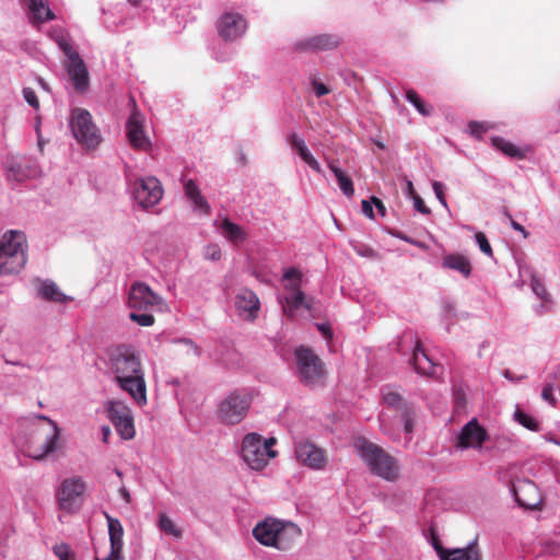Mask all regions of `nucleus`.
I'll list each match as a JSON object with an SVG mask.
<instances>
[{"label":"nucleus","mask_w":560,"mask_h":560,"mask_svg":"<svg viewBox=\"0 0 560 560\" xmlns=\"http://www.w3.org/2000/svg\"><path fill=\"white\" fill-rule=\"evenodd\" d=\"M433 190H434V194L436 196V198L440 200V202L443 205V206H446V200H445V196H444V186L442 183L440 182H434L433 183Z\"/></svg>","instance_id":"obj_52"},{"label":"nucleus","mask_w":560,"mask_h":560,"mask_svg":"<svg viewBox=\"0 0 560 560\" xmlns=\"http://www.w3.org/2000/svg\"><path fill=\"white\" fill-rule=\"evenodd\" d=\"M184 190H185V195L187 196V198H189L190 196L200 191L198 186L196 185V183L192 179H188L185 182Z\"/></svg>","instance_id":"obj_53"},{"label":"nucleus","mask_w":560,"mask_h":560,"mask_svg":"<svg viewBox=\"0 0 560 560\" xmlns=\"http://www.w3.org/2000/svg\"><path fill=\"white\" fill-rule=\"evenodd\" d=\"M52 550L59 560H75L74 553L67 544L55 545Z\"/></svg>","instance_id":"obj_44"},{"label":"nucleus","mask_w":560,"mask_h":560,"mask_svg":"<svg viewBox=\"0 0 560 560\" xmlns=\"http://www.w3.org/2000/svg\"><path fill=\"white\" fill-rule=\"evenodd\" d=\"M5 177L9 180L23 182L38 174L36 163L26 156L10 155L4 161Z\"/></svg>","instance_id":"obj_18"},{"label":"nucleus","mask_w":560,"mask_h":560,"mask_svg":"<svg viewBox=\"0 0 560 560\" xmlns=\"http://www.w3.org/2000/svg\"><path fill=\"white\" fill-rule=\"evenodd\" d=\"M353 446L373 475L387 481H394L398 478L399 466L397 460L381 446L370 442L365 438L355 439Z\"/></svg>","instance_id":"obj_4"},{"label":"nucleus","mask_w":560,"mask_h":560,"mask_svg":"<svg viewBox=\"0 0 560 560\" xmlns=\"http://www.w3.org/2000/svg\"><path fill=\"white\" fill-rule=\"evenodd\" d=\"M34 284L37 291V295L42 300L61 304L72 301V298L61 292L56 282L50 279H36Z\"/></svg>","instance_id":"obj_25"},{"label":"nucleus","mask_w":560,"mask_h":560,"mask_svg":"<svg viewBox=\"0 0 560 560\" xmlns=\"http://www.w3.org/2000/svg\"><path fill=\"white\" fill-rule=\"evenodd\" d=\"M108 369L119 388L139 405L147 404V385L139 355L131 346L118 345L108 349Z\"/></svg>","instance_id":"obj_1"},{"label":"nucleus","mask_w":560,"mask_h":560,"mask_svg":"<svg viewBox=\"0 0 560 560\" xmlns=\"http://www.w3.org/2000/svg\"><path fill=\"white\" fill-rule=\"evenodd\" d=\"M406 98L417 108V110L423 115L429 116L431 114V109H429L423 101L420 98L418 93L410 89L406 91Z\"/></svg>","instance_id":"obj_39"},{"label":"nucleus","mask_w":560,"mask_h":560,"mask_svg":"<svg viewBox=\"0 0 560 560\" xmlns=\"http://www.w3.org/2000/svg\"><path fill=\"white\" fill-rule=\"evenodd\" d=\"M518 264V276H520V281L522 284H529L533 280H535L538 275L535 272V270L525 265V264H521V262H517Z\"/></svg>","instance_id":"obj_40"},{"label":"nucleus","mask_w":560,"mask_h":560,"mask_svg":"<svg viewBox=\"0 0 560 560\" xmlns=\"http://www.w3.org/2000/svg\"><path fill=\"white\" fill-rule=\"evenodd\" d=\"M70 126L74 138L85 149L94 150L102 142V136L88 110L75 108L71 115Z\"/></svg>","instance_id":"obj_9"},{"label":"nucleus","mask_w":560,"mask_h":560,"mask_svg":"<svg viewBox=\"0 0 560 560\" xmlns=\"http://www.w3.org/2000/svg\"><path fill=\"white\" fill-rule=\"evenodd\" d=\"M475 238L478 245H490L485 233L477 232Z\"/></svg>","instance_id":"obj_61"},{"label":"nucleus","mask_w":560,"mask_h":560,"mask_svg":"<svg viewBox=\"0 0 560 560\" xmlns=\"http://www.w3.org/2000/svg\"><path fill=\"white\" fill-rule=\"evenodd\" d=\"M159 527L167 535H172L177 538L182 536V532L176 527L175 523L163 513L159 515Z\"/></svg>","instance_id":"obj_38"},{"label":"nucleus","mask_w":560,"mask_h":560,"mask_svg":"<svg viewBox=\"0 0 560 560\" xmlns=\"http://www.w3.org/2000/svg\"><path fill=\"white\" fill-rule=\"evenodd\" d=\"M108 418L115 427L117 433L124 440L135 438L136 429L130 408L122 401H110L107 407Z\"/></svg>","instance_id":"obj_13"},{"label":"nucleus","mask_w":560,"mask_h":560,"mask_svg":"<svg viewBox=\"0 0 560 560\" xmlns=\"http://www.w3.org/2000/svg\"><path fill=\"white\" fill-rule=\"evenodd\" d=\"M341 43V38L336 34H318L302 40L294 45V50L306 51H326L336 49Z\"/></svg>","instance_id":"obj_22"},{"label":"nucleus","mask_w":560,"mask_h":560,"mask_svg":"<svg viewBox=\"0 0 560 560\" xmlns=\"http://www.w3.org/2000/svg\"><path fill=\"white\" fill-rule=\"evenodd\" d=\"M119 493H120L121 498L124 499V501H125L126 503H130V501H131V495H130L129 491L126 489V487H124V486H122V487L119 489Z\"/></svg>","instance_id":"obj_63"},{"label":"nucleus","mask_w":560,"mask_h":560,"mask_svg":"<svg viewBox=\"0 0 560 560\" xmlns=\"http://www.w3.org/2000/svg\"><path fill=\"white\" fill-rule=\"evenodd\" d=\"M362 212L370 219L374 218L372 203L368 200L362 201Z\"/></svg>","instance_id":"obj_57"},{"label":"nucleus","mask_w":560,"mask_h":560,"mask_svg":"<svg viewBox=\"0 0 560 560\" xmlns=\"http://www.w3.org/2000/svg\"><path fill=\"white\" fill-rule=\"evenodd\" d=\"M446 560H481L477 540H472L465 548L452 549Z\"/></svg>","instance_id":"obj_32"},{"label":"nucleus","mask_w":560,"mask_h":560,"mask_svg":"<svg viewBox=\"0 0 560 560\" xmlns=\"http://www.w3.org/2000/svg\"><path fill=\"white\" fill-rule=\"evenodd\" d=\"M298 376L311 387L325 384L326 371L323 361L307 347H299L295 352Z\"/></svg>","instance_id":"obj_8"},{"label":"nucleus","mask_w":560,"mask_h":560,"mask_svg":"<svg viewBox=\"0 0 560 560\" xmlns=\"http://www.w3.org/2000/svg\"><path fill=\"white\" fill-rule=\"evenodd\" d=\"M110 435V429L107 425L102 427V440L106 443Z\"/></svg>","instance_id":"obj_64"},{"label":"nucleus","mask_w":560,"mask_h":560,"mask_svg":"<svg viewBox=\"0 0 560 560\" xmlns=\"http://www.w3.org/2000/svg\"><path fill=\"white\" fill-rule=\"evenodd\" d=\"M514 419L521 425H523L524 428H526V429H528L530 431L538 432L539 429H540L539 422L534 417H532L530 415L524 412L521 409H516L515 410Z\"/></svg>","instance_id":"obj_35"},{"label":"nucleus","mask_w":560,"mask_h":560,"mask_svg":"<svg viewBox=\"0 0 560 560\" xmlns=\"http://www.w3.org/2000/svg\"><path fill=\"white\" fill-rule=\"evenodd\" d=\"M252 404L250 395L245 390H233L219 405L218 417L225 424H237L247 415Z\"/></svg>","instance_id":"obj_10"},{"label":"nucleus","mask_w":560,"mask_h":560,"mask_svg":"<svg viewBox=\"0 0 560 560\" xmlns=\"http://www.w3.org/2000/svg\"><path fill=\"white\" fill-rule=\"evenodd\" d=\"M121 552H122V549L116 550V549L110 548V552L107 557H105L103 559L97 558L96 560H122Z\"/></svg>","instance_id":"obj_56"},{"label":"nucleus","mask_w":560,"mask_h":560,"mask_svg":"<svg viewBox=\"0 0 560 560\" xmlns=\"http://www.w3.org/2000/svg\"><path fill=\"white\" fill-rule=\"evenodd\" d=\"M312 86L317 97L324 96L330 92L324 83L318 82L315 79L312 81Z\"/></svg>","instance_id":"obj_49"},{"label":"nucleus","mask_w":560,"mask_h":560,"mask_svg":"<svg viewBox=\"0 0 560 560\" xmlns=\"http://www.w3.org/2000/svg\"><path fill=\"white\" fill-rule=\"evenodd\" d=\"M329 170L334 173L340 190L347 197H352L354 194V186L352 179L338 166L335 160L328 162Z\"/></svg>","instance_id":"obj_31"},{"label":"nucleus","mask_w":560,"mask_h":560,"mask_svg":"<svg viewBox=\"0 0 560 560\" xmlns=\"http://www.w3.org/2000/svg\"><path fill=\"white\" fill-rule=\"evenodd\" d=\"M502 374L506 380L512 381V382H520L525 378L524 375L515 376L514 373L510 370H504Z\"/></svg>","instance_id":"obj_60"},{"label":"nucleus","mask_w":560,"mask_h":560,"mask_svg":"<svg viewBox=\"0 0 560 560\" xmlns=\"http://www.w3.org/2000/svg\"><path fill=\"white\" fill-rule=\"evenodd\" d=\"M27 238L24 232L18 230H11L3 234L0 240V245H24L26 244Z\"/></svg>","instance_id":"obj_37"},{"label":"nucleus","mask_w":560,"mask_h":560,"mask_svg":"<svg viewBox=\"0 0 560 560\" xmlns=\"http://www.w3.org/2000/svg\"><path fill=\"white\" fill-rule=\"evenodd\" d=\"M133 196L141 207H153L162 199L163 188L156 177L149 176L135 183Z\"/></svg>","instance_id":"obj_16"},{"label":"nucleus","mask_w":560,"mask_h":560,"mask_svg":"<svg viewBox=\"0 0 560 560\" xmlns=\"http://www.w3.org/2000/svg\"><path fill=\"white\" fill-rule=\"evenodd\" d=\"M56 43L66 55L65 69L78 93H84L89 89L90 77L88 68L74 49L67 36L60 35L56 37Z\"/></svg>","instance_id":"obj_7"},{"label":"nucleus","mask_w":560,"mask_h":560,"mask_svg":"<svg viewBox=\"0 0 560 560\" xmlns=\"http://www.w3.org/2000/svg\"><path fill=\"white\" fill-rule=\"evenodd\" d=\"M442 266L447 269L457 271L463 277L468 278L471 273V265L469 259L460 254H447L443 257Z\"/></svg>","instance_id":"obj_29"},{"label":"nucleus","mask_w":560,"mask_h":560,"mask_svg":"<svg viewBox=\"0 0 560 560\" xmlns=\"http://www.w3.org/2000/svg\"><path fill=\"white\" fill-rule=\"evenodd\" d=\"M162 302L163 299L144 282H133L129 289L128 306L135 311H149Z\"/></svg>","instance_id":"obj_15"},{"label":"nucleus","mask_w":560,"mask_h":560,"mask_svg":"<svg viewBox=\"0 0 560 560\" xmlns=\"http://www.w3.org/2000/svg\"><path fill=\"white\" fill-rule=\"evenodd\" d=\"M546 381H553L556 388L559 390L560 386V365H557L551 373L547 375Z\"/></svg>","instance_id":"obj_55"},{"label":"nucleus","mask_w":560,"mask_h":560,"mask_svg":"<svg viewBox=\"0 0 560 560\" xmlns=\"http://www.w3.org/2000/svg\"><path fill=\"white\" fill-rule=\"evenodd\" d=\"M127 138L136 150L148 151L151 142L143 129V117L138 109H132L126 125Z\"/></svg>","instance_id":"obj_20"},{"label":"nucleus","mask_w":560,"mask_h":560,"mask_svg":"<svg viewBox=\"0 0 560 560\" xmlns=\"http://www.w3.org/2000/svg\"><path fill=\"white\" fill-rule=\"evenodd\" d=\"M300 535L301 529L295 524L276 518H266L253 528V536L259 544L282 551L291 549Z\"/></svg>","instance_id":"obj_3"},{"label":"nucleus","mask_w":560,"mask_h":560,"mask_svg":"<svg viewBox=\"0 0 560 560\" xmlns=\"http://www.w3.org/2000/svg\"><path fill=\"white\" fill-rule=\"evenodd\" d=\"M432 546H433L434 550L436 551L440 560L447 559V556H450L452 549L444 548L436 538H433Z\"/></svg>","instance_id":"obj_46"},{"label":"nucleus","mask_w":560,"mask_h":560,"mask_svg":"<svg viewBox=\"0 0 560 560\" xmlns=\"http://www.w3.org/2000/svg\"><path fill=\"white\" fill-rule=\"evenodd\" d=\"M221 231L222 234L233 243H240L246 240V233L244 232V230L240 225L231 222L228 219H224L222 221Z\"/></svg>","instance_id":"obj_33"},{"label":"nucleus","mask_w":560,"mask_h":560,"mask_svg":"<svg viewBox=\"0 0 560 560\" xmlns=\"http://www.w3.org/2000/svg\"><path fill=\"white\" fill-rule=\"evenodd\" d=\"M358 255L365 258H375L376 254L373 247H354Z\"/></svg>","instance_id":"obj_54"},{"label":"nucleus","mask_w":560,"mask_h":560,"mask_svg":"<svg viewBox=\"0 0 560 560\" xmlns=\"http://www.w3.org/2000/svg\"><path fill=\"white\" fill-rule=\"evenodd\" d=\"M85 489V482L81 477L65 479L57 492L60 509L66 512H73L78 510L82 503V497Z\"/></svg>","instance_id":"obj_12"},{"label":"nucleus","mask_w":560,"mask_h":560,"mask_svg":"<svg viewBox=\"0 0 560 560\" xmlns=\"http://www.w3.org/2000/svg\"><path fill=\"white\" fill-rule=\"evenodd\" d=\"M412 199H413V206L417 211H419L422 214H429L431 212L429 207L425 206L424 201L422 200V198L419 195H415V197H412Z\"/></svg>","instance_id":"obj_48"},{"label":"nucleus","mask_w":560,"mask_h":560,"mask_svg":"<svg viewBox=\"0 0 560 560\" xmlns=\"http://www.w3.org/2000/svg\"><path fill=\"white\" fill-rule=\"evenodd\" d=\"M129 318L140 326L149 327L154 324V316L145 311V313H138L136 311L129 314Z\"/></svg>","instance_id":"obj_41"},{"label":"nucleus","mask_w":560,"mask_h":560,"mask_svg":"<svg viewBox=\"0 0 560 560\" xmlns=\"http://www.w3.org/2000/svg\"><path fill=\"white\" fill-rule=\"evenodd\" d=\"M488 438L487 430L474 418L460 429L456 439V447L480 450Z\"/></svg>","instance_id":"obj_17"},{"label":"nucleus","mask_w":560,"mask_h":560,"mask_svg":"<svg viewBox=\"0 0 560 560\" xmlns=\"http://www.w3.org/2000/svg\"><path fill=\"white\" fill-rule=\"evenodd\" d=\"M555 389H557L556 383L553 381H546L541 390V398L553 407L557 405V399L553 396Z\"/></svg>","instance_id":"obj_42"},{"label":"nucleus","mask_w":560,"mask_h":560,"mask_svg":"<svg viewBox=\"0 0 560 560\" xmlns=\"http://www.w3.org/2000/svg\"><path fill=\"white\" fill-rule=\"evenodd\" d=\"M246 28V20L238 13H225L218 22L219 35L224 40H234L241 37Z\"/></svg>","instance_id":"obj_24"},{"label":"nucleus","mask_w":560,"mask_h":560,"mask_svg":"<svg viewBox=\"0 0 560 560\" xmlns=\"http://www.w3.org/2000/svg\"><path fill=\"white\" fill-rule=\"evenodd\" d=\"M513 497L520 506L535 510L541 503V498L536 485L530 480H520L511 489Z\"/></svg>","instance_id":"obj_21"},{"label":"nucleus","mask_w":560,"mask_h":560,"mask_svg":"<svg viewBox=\"0 0 560 560\" xmlns=\"http://www.w3.org/2000/svg\"><path fill=\"white\" fill-rule=\"evenodd\" d=\"M26 262L23 247H0V275H13L22 270Z\"/></svg>","instance_id":"obj_23"},{"label":"nucleus","mask_w":560,"mask_h":560,"mask_svg":"<svg viewBox=\"0 0 560 560\" xmlns=\"http://www.w3.org/2000/svg\"><path fill=\"white\" fill-rule=\"evenodd\" d=\"M317 327L326 339H330L332 337V331H331V328L329 325L319 324V325H317Z\"/></svg>","instance_id":"obj_59"},{"label":"nucleus","mask_w":560,"mask_h":560,"mask_svg":"<svg viewBox=\"0 0 560 560\" xmlns=\"http://www.w3.org/2000/svg\"><path fill=\"white\" fill-rule=\"evenodd\" d=\"M276 443L273 438L262 439L258 433H248L242 442V458L254 470L264 469L269 459L276 456L272 445Z\"/></svg>","instance_id":"obj_5"},{"label":"nucleus","mask_w":560,"mask_h":560,"mask_svg":"<svg viewBox=\"0 0 560 560\" xmlns=\"http://www.w3.org/2000/svg\"><path fill=\"white\" fill-rule=\"evenodd\" d=\"M302 273L296 268H288L283 273L282 281L284 282L285 293L281 298L282 307L285 314L290 317L295 313L305 308L312 310V300L307 299L305 293L300 289Z\"/></svg>","instance_id":"obj_6"},{"label":"nucleus","mask_w":560,"mask_h":560,"mask_svg":"<svg viewBox=\"0 0 560 560\" xmlns=\"http://www.w3.org/2000/svg\"><path fill=\"white\" fill-rule=\"evenodd\" d=\"M294 454L296 460L310 469L323 470L327 465L325 451L307 440L294 443Z\"/></svg>","instance_id":"obj_14"},{"label":"nucleus","mask_w":560,"mask_h":560,"mask_svg":"<svg viewBox=\"0 0 560 560\" xmlns=\"http://www.w3.org/2000/svg\"><path fill=\"white\" fill-rule=\"evenodd\" d=\"M23 96L25 98V101L32 106L34 107L35 109H37L39 107V101L36 96V93L34 92L33 89L31 88H25L23 90Z\"/></svg>","instance_id":"obj_45"},{"label":"nucleus","mask_w":560,"mask_h":560,"mask_svg":"<svg viewBox=\"0 0 560 560\" xmlns=\"http://www.w3.org/2000/svg\"><path fill=\"white\" fill-rule=\"evenodd\" d=\"M18 425V442L30 457L42 460L55 452L60 429L50 418L34 415L20 419Z\"/></svg>","instance_id":"obj_2"},{"label":"nucleus","mask_w":560,"mask_h":560,"mask_svg":"<svg viewBox=\"0 0 560 560\" xmlns=\"http://www.w3.org/2000/svg\"><path fill=\"white\" fill-rule=\"evenodd\" d=\"M371 202L377 208V211L380 212V214L382 217H385L386 208H385L384 203L382 202V200L378 199L377 197H372Z\"/></svg>","instance_id":"obj_58"},{"label":"nucleus","mask_w":560,"mask_h":560,"mask_svg":"<svg viewBox=\"0 0 560 560\" xmlns=\"http://www.w3.org/2000/svg\"><path fill=\"white\" fill-rule=\"evenodd\" d=\"M107 521L109 542L112 549H122L124 546V527L118 518L113 517L107 512H104Z\"/></svg>","instance_id":"obj_30"},{"label":"nucleus","mask_w":560,"mask_h":560,"mask_svg":"<svg viewBox=\"0 0 560 560\" xmlns=\"http://www.w3.org/2000/svg\"><path fill=\"white\" fill-rule=\"evenodd\" d=\"M468 127L471 135L476 137H481V135L487 131V128L482 122L471 121L469 122Z\"/></svg>","instance_id":"obj_50"},{"label":"nucleus","mask_w":560,"mask_h":560,"mask_svg":"<svg viewBox=\"0 0 560 560\" xmlns=\"http://www.w3.org/2000/svg\"><path fill=\"white\" fill-rule=\"evenodd\" d=\"M221 256L222 253L220 247H206V250L203 252V257L212 261L219 260Z\"/></svg>","instance_id":"obj_47"},{"label":"nucleus","mask_w":560,"mask_h":560,"mask_svg":"<svg viewBox=\"0 0 560 560\" xmlns=\"http://www.w3.org/2000/svg\"><path fill=\"white\" fill-rule=\"evenodd\" d=\"M235 310L237 315L248 322H254L260 310V300L257 294L247 288H242L235 295Z\"/></svg>","instance_id":"obj_19"},{"label":"nucleus","mask_w":560,"mask_h":560,"mask_svg":"<svg viewBox=\"0 0 560 560\" xmlns=\"http://www.w3.org/2000/svg\"><path fill=\"white\" fill-rule=\"evenodd\" d=\"M195 206L196 209L200 210L203 214L211 212V207L208 201L202 197L201 192L198 191L188 198Z\"/></svg>","instance_id":"obj_43"},{"label":"nucleus","mask_w":560,"mask_h":560,"mask_svg":"<svg viewBox=\"0 0 560 560\" xmlns=\"http://www.w3.org/2000/svg\"><path fill=\"white\" fill-rule=\"evenodd\" d=\"M31 21L39 24L55 20L56 15L48 7L47 0H25Z\"/></svg>","instance_id":"obj_28"},{"label":"nucleus","mask_w":560,"mask_h":560,"mask_svg":"<svg viewBox=\"0 0 560 560\" xmlns=\"http://www.w3.org/2000/svg\"><path fill=\"white\" fill-rule=\"evenodd\" d=\"M415 370L419 374L438 376L441 368L433 363L421 347L420 340H416L412 357L410 359Z\"/></svg>","instance_id":"obj_26"},{"label":"nucleus","mask_w":560,"mask_h":560,"mask_svg":"<svg viewBox=\"0 0 560 560\" xmlns=\"http://www.w3.org/2000/svg\"><path fill=\"white\" fill-rule=\"evenodd\" d=\"M287 141L290 144L291 149L294 150L299 154L301 160L304 163H306L314 172L319 174L323 172L320 164L313 156L307 145L305 144V141L301 137H299L298 133H290L287 138Z\"/></svg>","instance_id":"obj_27"},{"label":"nucleus","mask_w":560,"mask_h":560,"mask_svg":"<svg viewBox=\"0 0 560 560\" xmlns=\"http://www.w3.org/2000/svg\"><path fill=\"white\" fill-rule=\"evenodd\" d=\"M492 143L495 148H498L500 151H502L505 155L511 158H522L523 154L521 153V150L516 148L513 143L504 140L503 138H492Z\"/></svg>","instance_id":"obj_34"},{"label":"nucleus","mask_w":560,"mask_h":560,"mask_svg":"<svg viewBox=\"0 0 560 560\" xmlns=\"http://www.w3.org/2000/svg\"><path fill=\"white\" fill-rule=\"evenodd\" d=\"M177 342L186 346L187 350L191 351L195 355H201V349L191 339H179Z\"/></svg>","instance_id":"obj_51"},{"label":"nucleus","mask_w":560,"mask_h":560,"mask_svg":"<svg viewBox=\"0 0 560 560\" xmlns=\"http://www.w3.org/2000/svg\"><path fill=\"white\" fill-rule=\"evenodd\" d=\"M443 315L447 322H451L455 316L454 307L452 305H446Z\"/></svg>","instance_id":"obj_62"},{"label":"nucleus","mask_w":560,"mask_h":560,"mask_svg":"<svg viewBox=\"0 0 560 560\" xmlns=\"http://www.w3.org/2000/svg\"><path fill=\"white\" fill-rule=\"evenodd\" d=\"M383 401L399 412L400 422L408 435L413 432V422L416 418L415 407L406 401L404 397L392 386H385L382 389Z\"/></svg>","instance_id":"obj_11"},{"label":"nucleus","mask_w":560,"mask_h":560,"mask_svg":"<svg viewBox=\"0 0 560 560\" xmlns=\"http://www.w3.org/2000/svg\"><path fill=\"white\" fill-rule=\"evenodd\" d=\"M530 289L533 293L541 300L544 303H551L552 296L548 292L542 279L538 276L535 280H533L530 283Z\"/></svg>","instance_id":"obj_36"}]
</instances>
